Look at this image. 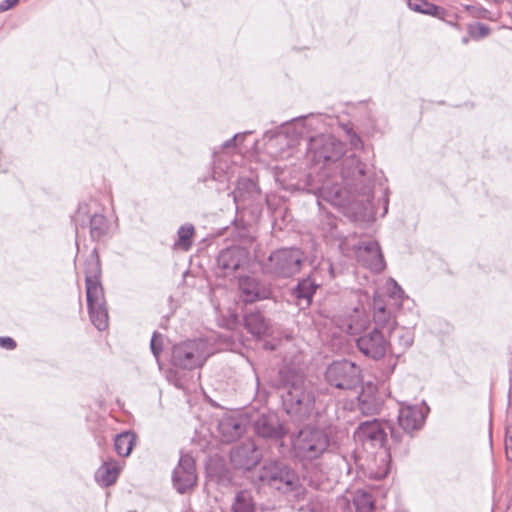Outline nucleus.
<instances>
[{
    "label": "nucleus",
    "instance_id": "33",
    "mask_svg": "<svg viewBox=\"0 0 512 512\" xmlns=\"http://www.w3.org/2000/svg\"><path fill=\"white\" fill-rule=\"evenodd\" d=\"M407 5L412 11L436 17L440 16L444 11L443 8L427 0H408Z\"/></svg>",
    "mask_w": 512,
    "mask_h": 512
},
{
    "label": "nucleus",
    "instance_id": "40",
    "mask_svg": "<svg viewBox=\"0 0 512 512\" xmlns=\"http://www.w3.org/2000/svg\"><path fill=\"white\" fill-rule=\"evenodd\" d=\"M505 451L508 461H512V425L506 426Z\"/></svg>",
    "mask_w": 512,
    "mask_h": 512
},
{
    "label": "nucleus",
    "instance_id": "4",
    "mask_svg": "<svg viewBox=\"0 0 512 512\" xmlns=\"http://www.w3.org/2000/svg\"><path fill=\"white\" fill-rule=\"evenodd\" d=\"M292 456L301 463H312L329 451L330 437L319 427L305 426L290 435Z\"/></svg>",
    "mask_w": 512,
    "mask_h": 512
},
{
    "label": "nucleus",
    "instance_id": "6",
    "mask_svg": "<svg viewBox=\"0 0 512 512\" xmlns=\"http://www.w3.org/2000/svg\"><path fill=\"white\" fill-rule=\"evenodd\" d=\"M258 479L284 494L292 493L299 498L303 493L299 477L294 469L281 461L265 462L259 471Z\"/></svg>",
    "mask_w": 512,
    "mask_h": 512
},
{
    "label": "nucleus",
    "instance_id": "3",
    "mask_svg": "<svg viewBox=\"0 0 512 512\" xmlns=\"http://www.w3.org/2000/svg\"><path fill=\"white\" fill-rule=\"evenodd\" d=\"M429 407L423 402L416 405H402L399 409L398 424L403 430L389 426L391 443L388 445L389 454L405 456L409 452V446L413 432L420 430L429 412Z\"/></svg>",
    "mask_w": 512,
    "mask_h": 512
},
{
    "label": "nucleus",
    "instance_id": "34",
    "mask_svg": "<svg viewBox=\"0 0 512 512\" xmlns=\"http://www.w3.org/2000/svg\"><path fill=\"white\" fill-rule=\"evenodd\" d=\"M90 206L87 202H80L77 210L71 216V221L75 226V231L78 234L80 228H85L89 223V218L92 216Z\"/></svg>",
    "mask_w": 512,
    "mask_h": 512
},
{
    "label": "nucleus",
    "instance_id": "20",
    "mask_svg": "<svg viewBox=\"0 0 512 512\" xmlns=\"http://www.w3.org/2000/svg\"><path fill=\"white\" fill-rule=\"evenodd\" d=\"M255 433L265 439L278 440L285 434L284 426L274 416L262 415L254 423Z\"/></svg>",
    "mask_w": 512,
    "mask_h": 512
},
{
    "label": "nucleus",
    "instance_id": "29",
    "mask_svg": "<svg viewBox=\"0 0 512 512\" xmlns=\"http://www.w3.org/2000/svg\"><path fill=\"white\" fill-rule=\"evenodd\" d=\"M232 512H255L256 503L252 493L248 490L238 491L231 504Z\"/></svg>",
    "mask_w": 512,
    "mask_h": 512
},
{
    "label": "nucleus",
    "instance_id": "45",
    "mask_svg": "<svg viewBox=\"0 0 512 512\" xmlns=\"http://www.w3.org/2000/svg\"><path fill=\"white\" fill-rule=\"evenodd\" d=\"M401 294H403V290L396 282H394V290L391 292V297L400 298Z\"/></svg>",
    "mask_w": 512,
    "mask_h": 512
},
{
    "label": "nucleus",
    "instance_id": "41",
    "mask_svg": "<svg viewBox=\"0 0 512 512\" xmlns=\"http://www.w3.org/2000/svg\"><path fill=\"white\" fill-rule=\"evenodd\" d=\"M249 132H244V133H237L235 134L231 139H228L226 140L222 145H221V148L222 149H226V148H230V147H235L236 146V141L238 139L240 140H243L245 138V136L248 134Z\"/></svg>",
    "mask_w": 512,
    "mask_h": 512
},
{
    "label": "nucleus",
    "instance_id": "7",
    "mask_svg": "<svg viewBox=\"0 0 512 512\" xmlns=\"http://www.w3.org/2000/svg\"><path fill=\"white\" fill-rule=\"evenodd\" d=\"M304 261L305 254L301 249L281 248L269 255L263 269L276 277L289 278L300 272Z\"/></svg>",
    "mask_w": 512,
    "mask_h": 512
},
{
    "label": "nucleus",
    "instance_id": "28",
    "mask_svg": "<svg viewBox=\"0 0 512 512\" xmlns=\"http://www.w3.org/2000/svg\"><path fill=\"white\" fill-rule=\"evenodd\" d=\"M89 231L93 240L100 241L109 233V223L103 214L94 213L89 218Z\"/></svg>",
    "mask_w": 512,
    "mask_h": 512
},
{
    "label": "nucleus",
    "instance_id": "35",
    "mask_svg": "<svg viewBox=\"0 0 512 512\" xmlns=\"http://www.w3.org/2000/svg\"><path fill=\"white\" fill-rule=\"evenodd\" d=\"M216 155L215 152L214 156L217 157ZM231 175L232 167L227 164V161H223L220 157L215 158L211 178L220 183H225L230 180Z\"/></svg>",
    "mask_w": 512,
    "mask_h": 512
},
{
    "label": "nucleus",
    "instance_id": "9",
    "mask_svg": "<svg viewBox=\"0 0 512 512\" xmlns=\"http://www.w3.org/2000/svg\"><path fill=\"white\" fill-rule=\"evenodd\" d=\"M361 368L350 360L333 361L326 369L327 383L340 390H354L362 383Z\"/></svg>",
    "mask_w": 512,
    "mask_h": 512
},
{
    "label": "nucleus",
    "instance_id": "43",
    "mask_svg": "<svg viewBox=\"0 0 512 512\" xmlns=\"http://www.w3.org/2000/svg\"><path fill=\"white\" fill-rule=\"evenodd\" d=\"M19 0H3L0 2V12H5L18 4Z\"/></svg>",
    "mask_w": 512,
    "mask_h": 512
},
{
    "label": "nucleus",
    "instance_id": "17",
    "mask_svg": "<svg viewBox=\"0 0 512 512\" xmlns=\"http://www.w3.org/2000/svg\"><path fill=\"white\" fill-rule=\"evenodd\" d=\"M372 307L374 323L373 329H377L382 332L384 330L390 332L398 325L395 314L382 299L375 296Z\"/></svg>",
    "mask_w": 512,
    "mask_h": 512
},
{
    "label": "nucleus",
    "instance_id": "31",
    "mask_svg": "<svg viewBox=\"0 0 512 512\" xmlns=\"http://www.w3.org/2000/svg\"><path fill=\"white\" fill-rule=\"evenodd\" d=\"M88 312L92 324L99 330L103 331L108 327V310L106 303L102 305L88 306Z\"/></svg>",
    "mask_w": 512,
    "mask_h": 512
},
{
    "label": "nucleus",
    "instance_id": "26",
    "mask_svg": "<svg viewBox=\"0 0 512 512\" xmlns=\"http://www.w3.org/2000/svg\"><path fill=\"white\" fill-rule=\"evenodd\" d=\"M244 326L254 336L260 337L266 334L269 324L259 311H251L244 315Z\"/></svg>",
    "mask_w": 512,
    "mask_h": 512
},
{
    "label": "nucleus",
    "instance_id": "12",
    "mask_svg": "<svg viewBox=\"0 0 512 512\" xmlns=\"http://www.w3.org/2000/svg\"><path fill=\"white\" fill-rule=\"evenodd\" d=\"M172 482L177 492L184 494L197 483L195 461L189 454L181 455L178 465L174 468Z\"/></svg>",
    "mask_w": 512,
    "mask_h": 512
},
{
    "label": "nucleus",
    "instance_id": "1",
    "mask_svg": "<svg viewBox=\"0 0 512 512\" xmlns=\"http://www.w3.org/2000/svg\"><path fill=\"white\" fill-rule=\"evenodd\" d=\"M345 144L331 134L309 137L307 157L317 175L307 176L306 190L332 205L345 199L344 186L366 197L370 203L378 171L371 161H362L356 154L342 158Z\"/></svg>",
    "mask_w": 512,
    "mask_h": 512
},
{
    "label": "nucleus",
    "instance_id": "21",
    "mask_svg": "<svg viewBox=\"0 0 512 512\" xmlns=\"http://www.w3.org/2000/svg\"><path fill=\"white\" fill-rule=\"evenodd\" d=\"M318 287L319 284L310 276L298 281L297 285L291 291V296L300 310L307 309L311 305L313 296Z\"/></svg>",
    "mask_w": 512,
    "mask_h": 512
},
{
    "label": "nucleus",
    "instance_id": "19",
    "mask_svg": "<svg viewBox=\"0 0 512 512\" xmlns=\"http://www.w3.org/2000/svg\"><path fill=\"white\" fill-rule=\"evenodd\" d=\"M357 399L359 409L363 415H376L383 405V400L379 396L376 386L370 382L362 388Z\"/></svg>",
    "mask_w": 512,
    "mask_h": 512
},
{
    "label": "nucleus",
    "instance_id": "8",
    "mask_svg": "<svg viewBox=\"0 0 512 512\" xmlns=\"http://www.w3.org/2000/svg\"><path fill=\"white\" fill-rule=\"evenodd\" d=\"M210 354L206 340H187L173 346L171 362L175 367L192 370L201 367Z\"/></svg>",
    "mask_w": 512,
    "mask_h": 512
},
{
    "label": "nucleus",
    "instance_id": "44",
    "mask_svg": "<svg viewBox=\"0 0 512 512\" xmlns=\"http://www.w3.org/2000/svg\"><path fill=\"white\" fill-rule=\"evenodd\" d=\"M383 201H384V207H383V212L381 214L382 217H384L388 212L389 198H388V190L387 189L384 190Z\"/></svg>",
    "mask_w": 512,
    "mask_h": 512
},
{
    "label": "nucleus",
    "instance_id": "10",
    "mask_svg": "<svg viewBox=\"0 0 512 512\" xmlns=\"http://www.w3.org/2000/svg\"><path fill=\"white\" fill-rule=\"evenodd\" d=\"M101 267L99 259L91 256L85 266V283L87 306L106 303L104 289L100 282Z\"/></svg>",
    "mask_w": 512,
    "mask_h": 512
},
{
    "label": "nucleus",
    "instance_id": "30",
    "mask_svg": "<svg viewBox=\"0 0 512 512\" xmlns=\"http://www.w3.org/2000/svg\"><path fill=\"white\" fill-rule=\"evenodd\" d=\"M135 443V433L131 431H124L115 436L114 449L119 456L127 457L130 455Z\"/></svg>",
    "mask_w": 512,
    "mask_h": 512
},
{
    "label": "nucleus",
    "instance_id": "37",
    "mask_svg": "<svg viewBox=\"0 0 512 512\" xmlns=\"http://www.w3.org/2000/svg\"><path fill=\"white\" fill-rule=\"evenodd\" d=\"M468 34L474 40H480L490 34V28L484 23L471 24L468 27Z\"/></svg>",
    "mask_w": 512,
    "mask_h": 512
},
{
    "label": "nucleus",
    "instance_id": "24",
    "mask_svg": "<svg viewBox=\"0 0 512 512\" xmlns=\"http://www.w3.org/2000/svg\"><path fill=\"white\" fill-rule=\"evenodd\" d=\"M232 194L237 208L245 207L248 200L254 199L259 194V189L252 179L241 178Z\"/></svg>",
    "mask_w": 512,
    "mask_h": 512
},
{
    "label": "nucleus",
    "instance_id": "18",
    "mask_svg": "<svg viewBox=\"0 0 512 512\" xmlns=\"http://www.w3.org/2000/svg\"><path fill=\"white\" fill-rule=\"evenodd\" d=\"M247 420L238 415H226L218 424V429L224 442H232L240 438L246 431Z\"/></svg>",
    "mask_w": 512,
    "mask_h": 512
},
{
    "label": "nucleus",
    "instance_id": "36",
    "mask_svg": "<svg viewBox=\"0 0 512 512\" xmlns=\"http://www.w3.org/2000/svg\"><path fill=\"white\" fill-rule=\"evenodd\" d=\"M353 505L356 512H373L375 505L369 492L358 490L353 497Z\"/></svg>",
    "mask_w": 512,
    "mask_h": 512
},
{
    "label": "nucleus",
    "instance_id": "5",
    "mask_svg": "<svg viewBox=\"0 0 512 512\" xmlns=\"http://www.w3.org/2000/svg\"><path fill=\"white\" fill-rule=\"evenodd\" d=\"M347 333L355 336L358 350L373 360L382 359L388 349V340L382 331L370 328V322L366 317L352 318L347 324Z\"/></svg>",
    "mask_w": 512,
    "mask_h": 512
},
{
    "label": "nucleus",
    "instance_id": "27",
    "mask_svg": "<svg viewBox=\"0 0 512 512\" xmlns=\"http://www.w3.org/2000/svg\"><path fill=\"white\" fill-rule=\"evenodd\" d=\"M315 119L314 114L296 117L285 124L286 132L293 130L296 136L303 137L314 128Z\"/></svg>",
    "mask_w": 512,
    "mask_h": 512
},
{
    "label": "nucleus",
    "instance_id": "14",
    "mask_svg": "<svg viewBox=\"0 0 512 512\" xmlns=\"http://www.w3.org/2000/svg\"><path fill=\"white\" fill-rule=\"evenodd\" d=\"M261 459L262 454L252 440L236 445L230 451V462L238 470H251Z\"/></svg>",
    "mask_w": 512,
    "mask_h": 512
},
{
    "label": "nucleus",
    "instance_id": "47",
    "mask_svg": "<svg viewBox=\"0 0 512 512\" xmlns=\"http://www.w3.org/2000/svg\"><path fill=\"white\" fill-rule=\"evenodd\" d=\"M479 11L481 12L479 15L482 16V17H484V13L487 12L486 9H479Z\"/></svg>",
    "mask_w": 512,
    "mask_h": 512
},
{
    "label": "nucleus",
    "instance_id": "50",
    "mask_svg": "<svg viewBox=\"0 0 512 512\" xmlns=\"http://www.w3.org/2000/svg\"><path fill=\"white\" fill-rule=\"evenodd\" d=\"M468 42V38H463V43H467Z\"/></svg>",
    "mask_w": 512,
    "mask_h": 512
},
{
    "label": "nucleus",
    "instance_id": "23",
    "mask_svg": "<svg viewBox=\"0 0 512 512\" xmlns=\"http://www.w3.org/2000/svg\"><path fill=\"white\" fill-rule=\"evenodd\" d=\"M121 470L122 465L119 461L114 459L104 461L95 472V481L102 487H109L116 482Z\"/></svg>",
    "mask_w": 512,
    "mask_h": 512
},
{
    "label": "nucleus",
    "instance_id": "48",
    "mask_svg": "<svg viewBox=\"0 0 512 512\" xmlns=\"http://www.w3.org/2000/svg\"><path fill=\"white\" fill-rule=\"evenodd\" d=\"M467 10H469V11L474 13V10H476V8L474 6H468Z\"/></svg>",
    "mask_w": 512,
    "mask_h": 512
},
{
    "label": "nucleus",
    "instance_id": "13",
    "mask_svg": "<svg viewBox=\"0 0 512 512\" xmlns=\"http://www.w3.org/2000/svg\"><path fill=\"white\" fill-rule=\"evenodd\" d=\"M359 263L373 272H382L385 268L384 257L380 245L375 240H366L354 246Z\"/></svg>",
    "mask_w": 512,
    "mask_h": 512
},
{
    "label": "nucleus",
    "instance_id": "39",
    "mask_svg": "<svg viewBox=\"0 0 512 512\" xmlns=\"http://www.w3.org/2000/svg\"><path fill=\"white\" fill-rule=\"evenodd\" d=\"M344 129L349 138L350 145L353 148L358 149L359 147L363 146L362 139L355 131H353L352 128H349L347 125H344Z\"/></svg>",
    "mask_w": 512,
    "mask_h": 512
},
{
    "label": "nucleus",
    "instance_id": "25",
    "mask_svg": "<svg viewBox=\"0 0 512 512\" xmlns=\"http://www.w3.org/2000/svg\"><path fill=\"white\" fill-rule=\"evenodd\" d=\"M303 479L309 487L315 490H326L329 486L328 475L318 463L305 467Z\"/></svg>",
    "mask_w": 512,
    "mask_h": 512
},
{
    "label": "nucleus",
    "instance_id": "16",
    "mask_svg": "<svg viewBox=\"0 0 512 512\" xmlns=\"http://www.w3.org/2000/svg\"><path fill=\"white\" fill-rule=\"evenodd\" d=\"M238 286L240 299L244 303L269 299L272 294L270 286L255 277H241Z\"/></svg>",
    "mask_w": 512,
    "mask_h": 512
},
{
    "label": "nucleus",
    "instance_id": "38",
    "mask_svg": "<svg viewBox=\"0 0 512 512\" xmlns=\"http://www.w3.org/2000/svg\"><path fill=\"white\" fill-rule=\"evenodd\" d=\"M150 349L153 354V356L156 358V360H159V356L163 350V340H162V334L155 331L152 334L151 340H150Z\"/></svg>",
    "mask_w": 512,
    "mask_h": 512
},
{
    "label": "nucleus",
    "instance_id": "49",
    "mask_svg": "<svg viewBox=\"0 0 512 512\" xmlns=\"http://www.w3.org/2000/svg\"><path fill=\"white\" fill-rule=\"evenodd\" d=\"M493 1L496 3H500V2H503L504 0H493Z\"/></svg>",
    "mask_w": 512,
    "mask_h": 512
},
{
    "label": "nucleus",
    "instance_id": "42",
    "mask_svg": "<svg viewBox=\"0 0 512 512\" xmlns=\"http://www.w3.org/2000/svg\"><path fill=\"white\" fill-rule=\"evenodd\" d=\"M0 346L7 350H13L16 348V342L11 337H0Z\"/></svg>",
    "mask_w": 512,
    "mask_h": 512
},
{
    "label": "nucleus",
    "instance_id": "46",
    "mask_svg": "<svg viewBox=\"0 0 512 512\" xmlns=\"http://www.w3.org/2000/svg\"><path fill=\"white\" fill-rule=\"evenodd\" d=\"M507 511H508V512H512V495H511V498H510L509 505H508V507H507Z\"/></svg>",
    "mask_w": 512,
    "mask_h": 512
},
{
    "label": "nucleus",
    "instance_id": "11",
    "mask_svg": "<svg viewBox=\"0 0 512 512\" xmlns=\"http://www.w3.org/2000/svg\"><path fill=\"white\" fill-rule=\"evenodd\" d=\"M388 424H383L377 419L361 422L354 432L356 441L371 447H383L387 441Z\"/></svg>",
    "mask_w": 512,
    "mask_h": 512
},
{
    "label": "nucleus",
    "instance_id": "22",
    "mask_svg": "<svg viewBox=\"0 0 512 512\" xmlns=\"http://www.w3.org/2000/svg\"><path fill=\"white\" fill-rule=\"evenodd\" d=\"M388 333V348L397 356L407 351L414 343V332L409 328L397 325Z\"/></svg>",
    "mask_w": 512,
    "mask_h": 512
},
{
    "label": "nucleus",
    "instance_id": "32",
    "mask_svg": "<svg viewBox=\"0 0 512 512\" xmlns=\"http://www.w3.org/2000/svg\"><path fill=\"white\" fill-rule=\"evenodd\" d=\"M194 234L195 228L192 224L186 223L181 225L177 231V241L174 243V248H178L183 251L190 250Z\"/></svg>",
    "mask_w": 512,
    "mask_h": 512
},
{
    "label": "nucleus",
    "instance_id": "15",
    "mask_svg": "<svg viewBox=\"0 0 512 512\" xmlns=\"http://www.w3.org/2000/svg\"><path fill=\"white\" fill-rule=\"evenodd\" d=\"M217 269L224 277H229L248 261V251L240 246L223 249L217 256Z\"/></svg>",
    "mask_w": 512,
    "mask_h": 512
},
{
    "label": "nucleus",
    "instance_id": "2",
    "mask_svg": "<svg viewBox=\"0 0 512 512\" xmlns=\"http://www.w3.org/2000/svg\"><path fill=\"white\" fill-rule=\"evenodd\" d=\"M278 386L286 390L281 396L282 405L292 420L303 422L318 414L315 388L298 369L283 366L278 373Z\"/></svg>",
    "mask_w": 512,
    "mask_h": 512
}]
</instances>
